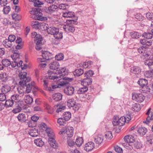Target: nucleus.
Instances as JSON below:
<instances>
[{
	"mask_svg": "<svg viewBox=\"0 0 153 153\" xmlns=\"http://www.w3.org/2000/svg\"><path fill=\"white\" fill-rule=\"evenodd\" d=\"M42 26H43L44 30H47L48 33L53 35L56 39H62V33L59 32L58 28L53 26H50L46 23L43 24Z\"/></svg>",
	"mask_w": 153,
	"mask_h": 153,
	"instance_id": "1",
	"label": "nucleus"
},
{
	"mask_svg": "<svg viewBox=\"0 0 153 153\" xmlns=\"http://www.w3.org/2000/svg\"><path fill=\"white\" fill-rule=\"evenodd\" d=\"M60 77L61 79H59L57 84L52 85L51 87L52 89L51 91H53L57 88H60L62 86L65 85L73 80V78H69L65 76H61Z\"/></svg>",
	"mask_w": 153,
	"mask_h": 153,
	"instance_id": "2",
	"label": "nucleus"
},
{
	"mask_svg": "<svg viewBox=\"0 0 153 153\" xmlns=\"http://www.w3.org/2000/svg\"><path fill=\"white\" fill-rule=\"evenodd\" d=\"M127 118L124 116H122L120 118L117 116H115L113 120L112 123L114 126H122L127 122Z\"/></svg>",
	"mask_w": 153,
	"mask_h": 153,
	"instance_id": "3",
	"label": "nucleus"
},
{
	"mask_svg": "<svg viewBox=\"0 0 153 153\" xmlns=\"http://www.w3.org/2000/svg\"><path fill=\"white\" fill-rule=\"evenodd\" d=\"M73 129V128L72 127H68L67 128L63 127L62 128L61 131L59 132V134L67 137L68 138H70L72 136Z\"/></svg>",
	"mask_w": 153,
	"mask_h": 153,
	"instance_id": "4",
	"label": "nucleus"
},
{
	"mask_svg": "<svg viewBox=\"0 0 153 153\" xmlns=\"http://www.w3.org/2000/svg\"><path fill=\"white\" fill-rule=\"evenodd\" d=\"M148 81L145 79H140L137 83L142 88L141 90L143 93H146L150 91V88L147 86Z\"/></svg>",
	"mask_w": 153,
	"mask_h": 153,
	"instance_id": "5",
	"label": "nucleus"
},
{
	"mask_svg": "<svg viewBox=\"0 0 153 153\" xmlns=\"http://www.w3.org/2000/svg\"><path fill=\"white\" fill-rule=\"evenodd\" d=\"M66 22L68 24L64 26L63 29L64 30L68 33L74 32L75 30V28L74 26L70 24H74L75 20H68L66 21Z\"/></svg>",
	"mask_w": 153,
	"mask_h": 153,
	"instance_id": "6",
	"label": "nucleus"
},
{
	"mask_svg": "<svg viewBox=\"0 0 153 153\" xmlns=\"http://www.w3.org/2000/svg\"><path fill=\"white\" fill-rule=\"evenodd\" d=\"M132 99L138 102H142L145 99V97L142 94L137 93H132Z\"/></svg>",
	"mask_w": 153,
	"mask_h": 153,
	"instance_id": "7",
	"label": "nucleus"
},
{
	"mask_svg": "<svg viewBox=\"0 0 153 153\" xmlns=\"http://www.w3.org/2000/svg\"><path fill=\"white\" fill-rule=\"evenodd\" d=\"M42 56L43 58V59L41 58L37 59V61L39 63L44 62L46 60H49L52 58L51 53L47 51L43 52Z\"/></svg>",
	"mask_w": 153,
	"mask_h": 153,
	"instance_id": "8",
	"label": "nucleus"
},
{
	"mask_svg": "<svg viewBox=\"0 0 153 153\" xmlns=\"http://www.w3.org/2000/svg\"><path fill=\"white\" fill-rule=\"evenodd\" d=\"M27 73H25L21 75L20 78L21 79L19 83V85L22 86H24L25 85H26V83L28 82L31 80V78L30 77H26Z\"/></svg>",
	"mask_w": 153,
	"mask_h": 153,
	"instance_id": "9",
	"label": "nucleus"
},
{
	"mask_svg": "<svg viewBox=\"0 0 153 153\" xmlns=\"http://www.w3.org/2000/svg\"><path fill=\"white\" fill-rule=\"evenodd\" d=\"M48 78L50 79H56V81H58L59 79H61L60 76H64L63 74H62L59 76L58 75H54V74H55V72H53V71H48Z\"/></svg>",
	"mask_w": 153,
	"mask_h": 153,
	"instance_id": "10",
	"label": "nucleus"
},
{
	"mask_svg": "<svg viewBox=\"0 0 153 153\" xmlns=\"http://www.w3.org/2000/svg\"><path fill=\"white\" fill-rule=\"evenodd\" d=\"M62 16L65 18H71V20H74L75 17V13L72 11H66L65 12H63Z\"/></svg>",
	"mask_w": 153,
	"mask_h": 153,
	"instance_id": "11",
	"label": "nucleus"
},
{
	"mask_svg": "<svg viewBox=\"0 0 153 153\" xmlns=\"http://www.w3.org/2000/svg\"><path fill=\"white\" fill-rule=\"evenodd\" d=\"M44 23L41 24L39 23L38 22L34 20L31 22V25L33 28L35 29H42V28H44L43 26H42V25H43Z\"/></svg>",
	"mask_w": 153,
	"mask_h": 153,
	"instance_id": "12",
	"label": "nucleus"
},
{
	"mask_svg": "<svg viewBox=\"0 0 153 153\" xmlns=\"http://www.w3.org/2000/svg\"><path fill=\"white\" fill-rule=\"evenodd\" d=\"M81 84L83 86H86L87 87L91 85L92 82V79L89 77H85L81 81Z\"/></svg>",
	"mask_w": 153,
	"mask_h": 153,
	"instance_id": "13",
	"label": "nucleus"
},
{
	"mask_svg": "<svg viewBox=\"0 0 153 153\" xmlns=\"http://www.w3.org/2000/svg\"><path fill=\"white\" fill-rule=\"evenodd\" d=\"M94 147V143L92 142H89L85 144L84 149L87 152L92 150Z\"/></svg>",
	"mask_w": 153,
	"mask_h": 153,
	"instance_id": "14",
	"label": "nucleus"
},
{
	"mask_svg": "<svg viewBox=\"0 0 153 153\" xmlns=\"http://www.w3.org/2000/svg\"><path fill=\"white\" fill-rule=\"evenodd\" d=\"M65 93L68 95L71 96L73 95L74 92V87L69 86L66 87L64 89Z\"/></svg>",
	"mask_w": 153,
	"mask_h": 153,
	"instance_id": "15",
	"label": "nucleus"
},
{
	"mask_svg": "<svg viewBox=\"0 0 153 153\" xmlns=\"http://www.w3.org/2000/svg\"><path fill=\"white\" fill-rule=\"evenodd\" d=\"M49 66L50 69L56 70L59 68V65L58 62L55 61L51 62L49 64Z\"/></svg>",
	"mask_w": 153,
	"mask_h": 153,
	"instance_id": "16",
	"label": "nucleus"
},
{
	"mask_svg": "<svg viewBox=\"0 0 153 153\" xmlns=\"http://www.w3.org/2000/svg\"><path fill=\"white\" fill-rule=\"evenodd\" d=\"M29 134L33 137H36L39 135V133L37 129L33 128L29 130Z\"/></svg>",
	"mask_w": 153,
	"mask_h": 153,
	"instance_id": "17",
	"label": "nucleus"
},
{
	"mask_svg": "<svg viewBox=\"0 0 153 153\" xmlns=\"http://www.w3.org/2000/svg\"><path fill=\"white\" fill-rule=\"evenodd\" d=\"M22 107L23 106L21 103L18 102L15 108L13 110V112L16 114L20 112L22 110Z\"/></svg>",
	"mask_w": 153,
	"mask_h": 153,
	"instance_id": "18",
	"label": "nucleus"
},
{
	"mask_svg": "<svg viewBox=\"0 0 153 153\" xmlns=\"http://www.w3.org/2000/svg\"><path fill=\"white\" fill-rule=\"evenodd\" d=\"M130 71L132 73L138 74L141 72V69L139 67L134 66L131 68Z\"/></svg>",
	"mask_w": 153,
	"mask_h": 153,
	"instance_id": "19",
	"label": "nucleus"
},
{
	"mask_svg": "<svg viewBox=\"0 0 153 153\" xmlns=\"http://www.w3.org/2000/svg\"><path fill=\"white\" fill-rule=\"evenodd\" d=\"M62 94L59 93L54 94L52 95V98L53 100L56 101H58L62 100Z\"/></svg>",
	"mask_w": 153,
	"mask_h": 153,
	"instance_id": "20",
	"label": "nucleus"
},
{
	"mask_svg": "<svg viewBox=\"0 0 153 153\" xmlns=\"http://www.w3.org/2000/svg\"><path fill=\"white\" fill-rule=\"evenodd\" d=\"M18 120L21 123L25 122L27 120V117L25 114L20 113L17 116Z\"/></svg>",
	"mask_w": 153,
	"mask_h": 153,
	"instance_id": "21",
	"label": "nucleus"
},
{
	"mask_svg": "<svg viewBox=\"0 0 153 153\" xmlns=\"http://www.w3.org/2000/svg\"><path fill=\"white\" fill-rule=\"evenodd\" d=\"M147 131V129L144 127H140L137 130L138 133L140 136H143L146 134Z\"/></svg>",
	"mask_w": 153,
	"mask_h": 153,
	"instance_id": "22",
	"label": "nucleus"
},
{
	"mask_svg": "<svg viewBox=\"0 0 153 153\" xmlns=\"http://www.w3.org/2000/svg\"><path fill=\"white\" fill-rule=\"evenodd\" d=\"M48 141L50 145L53 148L55 149H57L58 148V144L56 142L55 139H49Z\"/></svg>",
	"mask_w": 153,
	"mask_h": 153,
	"instance_id": "23",
	"label": "nucleus"
},
{
	"mask_svg": "<svg viewBox=\"0 0 153 153\" xmlns=\"http://www.w3.org/2000/svg\"><path fill=\"white\" fill-rule=\"evenodd\" d=\"M11 57L13 61L19 62L22 60L20 58V55L18 53H14L13 55H11Z\"/></svg>",
	"mask_w": 153,
	"mask_h": 153,
	"instance_id": "24",
	"label": "nucleus"
},
{
	"mask_svg": "<svg viewBox=\"0 0 153 153\" xmlns=\"http://www.w3.org/2000/svg\"><path fill=\"white\" fill-rule=\"evenodd\" d=\"M125 141L128 143H131L134 142V139L133 136L131 135H128L124 138Z\"/></svg>",
	"mask_w": 153,
	"mask_h": 153,
	"instance_id": "25",
	"label": "nucleus"
},
{
	"mask_svg": "<svg viewBox=\"0 0 153 153\" xmlns=\"http://www.w3.org/2000/svg\"><path fill=\"white\" fill-rule=\"evenodd\" d=\"M48 136L49 137V139H54L55 138V134L51 128H48L46 130Z\"/></svg>",
	"mask_w": 153,
	"mask_h": 153,
	"instance_id": "26",
	"label": "nucleus"
},
{
	"mask_svg": "<svg viewBox=\"0 0 153 153\" xmlns=\"http://www.w3.org/2000/svg\"><path fill=\"white\" fill-rule=\"evenodd\" d=\"M3 45L6 48H9L11 47L12 43V42L8 39H6L3 42Z\"/></svg>",
	"mask_w": 153,
	"mask_h": 153,
	"instance_id": "27",
	"label": "nucleus"
},
{
	"mask_svg": "<svg viewBox=\"0 0 153 153\" xmlns=\"http://www.w3.org/2000/svg\"><path fill=\"white\" fill-rule=\"evenodd\" d=\"M2 93L6 94L10 91L11 90L10 87L7 85H4L1 89Z\"/></svg>",
	"mask_w": 153,
	"mask_h": 153,
	"instance_id": "28",
	"label": "nucleus"
},
{
	"mask_svg": "<svg viewBox=\"0 0 153 153\" xmlns=\"http://www.w3.org/2000/svg\"><path fill=\"white\" fill-rule=\"evenodd\" d=\"M35 83L34 82H31V84L28 83L27 85L26 83V85H24V87H26V91L27 93H29L31 91L32 87H34Z\"/></svg>",
	"mask_w": 153,
	"mask_h": 153,
	"instance_id": "29",
	"label": "nucleus"
},
{
	"mask_svg": "<svg viewBox=\"0 0 153 153\" xmlns=\"http://www.w3.org/2000/svg\"><path fill=\"white\" fill-rule=\"evenodd\" d=\"M35 20H38L40 21H45L47 20V18L46 17L42 16V13L40 12L39 14L37 16L35 17L32 16Z\"/></svg>",
	"mask_w": 153,
	"mask_h": 153,
	"instance_id": "30",
	"label": "nucleus"
},
{
	"mask_svg": "<svg viewBox=\"0 0 153 153\" xmlns=\"http://www.w3.org/2000/svg\"><path fill=\"white\" fill-rule=\"evenodd\" d=\"M76 102L73 99H71L68 100L67 103V105L69 108L73 107L75 106Z\"/></svg>",
	"mask_w": 153,
	"mask_h": 153,
	"instance_id": "31",
	"label": "nucleus"
},
{
	"mask_svg": "<svg viewBox=\"0 0 153 153\" xmlns=\"http://www.w3.org/2000/svg\"><path fill=\"white\" fill-rule=\"evenodd\" d=\"M103 140V136L101 135H99L95 138L94 141L97 144H100L102 142Z\"/></svg>",
	"mask_w": 153,
	"mask_h": 153,
	"instance_id": "32",
	"label": "nucleus"
},
{
	"mask_svg": "<svg viewBox=\"0 0 153 153\" xmlns=\"http://www.w3.org/2000/svg\"><path fill=\"white\" fill-rule=\"evenodd\" d=\"M36 145L39 147H42L44 145V143L41 138H37L34 140Z\"/></svg>",
	"mask_w": 153,
	"mask_h": 153,
	"instance_id": "33",
	"label": "nucleus"
},
{
	"mask_svg": "<svg viewBox=\"0 0 153 153\" xmlns=\"http://www.w3.org/2000/svg\"><path fill=\"white\" fill-rule=\"evenodd\" d=\"M84 72V70L81 68H79L75 70L73 74L75 76H79L82 75Z\"/></svg>",
	"mask_w": 153,
	"mask_h": 153,
	"instance_id": "34",
	"label": "nucleus"
},
{
	"mask_svg": "<svg viewBox=\"0 0 153 153\" xmlns=\"http://www.w3.org/2000/svg\"><path fill=\"white\" fill-rule=\"evenodd\" d=\"M40 12L39 8H33L30 11V13L33 15V17L37 16Z\"/></svg>",
	"mask_w": 153,
	"mask_h": 153,
	"instance_id": "35",
	"label": "nucleus"
},
{
	"mask_svg": "<svg viewBox=\"0 0 153 153\" xmlns=\"http://www.w3.org/2000/svg\"><path fill=\"white\" fill-rule=\"evenodd\" d=\"M43 80L44 82V87L45 89L48 91H51L52 89L51 87L48 86V80L46 79H43Z\"/></svg>",
	"mask_w": 153,
	"mask_h": 153,
	"instance_id": "36",
	"label": "nucleus"
},
{
	"mask_svg": "<svg viewBox=\"0 0 153 153\" xmlns=\"http://www.w3.org/2000/svg\"><path fill=\"white\" fill-rule=\"evenodd\" d=\"M83 87L80 88L77 91L78 94H83L87 92L88 90V87L86 86H83Z\"/></svg>",
	"mask_w": 153,
	"mask_h": 153,
	"instance_id": "37",
	"label": "nucleus"
},
{
	"mask_svg": "<svg viewBox=\"0 0 153 153\" xmlns=\"http://www.w3.org/2000/svg\"><path fill=\"white\" fill-rule=\"evenodd\" d=\"M131 109L133 111L138 112L141 109L140 105L139 104L135 103L132 105Z\"/></svg>",
	"mask_w": 153,
	"mask_h": 153,
	"instance_id": "38",
	"label": "nucleus"
},
{
	"mask_svg": "<svg viewBox=\"0 0 153 153\" xmlns=\"http://www.w3.org/2000/svg\"><path fill=\"white\" fill-rule=\"evenodd\" d=\"M57 108L56 110V112L57 113L62 112L65 109V106L64 105H57Z\"/></svg>",
	"mask_w": 153,
	"mask_h": 153,
	"instance_id": "39",
	"label": "nucleus"
},
{
	"mask_svg": "<svg viewBox=\"0 0 153 153\" xmlns=\"http://www.w3.org/2000/svg\"><path fill=\"white\" fill-rule=\"evenodd\" d=\"M151 110V108H149V109L148 110L147 112L146 113V114L148 115V116L146 118V120L144 121H143V123H146L147 124H148L150 122V121L152 119V116L151 117H150L149 116V114L150 112V111Z\"/></svg>",
	"mask_w": 153,
	"mask_h": 153,
	"instance_id": "40",
	"label": "nucleus"
},
{
	"mask_svg": "<svg viewBox=\"0 0 153 153\" xmlns=\"http://www.w3.org/2000/svg\"><path fill=\"white\" fill-rule=\"evenodd\" d=\"M83 140L81 137H78L76 139L75 142L77 146L80 147L83 143Z\"/></svg>",
	"mask_w": 153,
	"mask_h": 153,
	"instance_id": "41",
	"label": "nucleus"
},
{
	"mask_svg": "<svg viewBox=\"0 0 153 153\" xmlns=\"http://www.w3.org/2000/svg\"><path fill=\"white\" fill-rule=\"evenodd\" d=\"M14 103V102L12 100H8L6 101L5 105L6 108H8L12 107Z\"/></svg>",
	"mask_w": 153,
	"mask_h": 153,
	"instance_id": "42",
	"label": "nucleus"
},
{
	"mask_svg": "<svg viewBox=\"0 0 153 153\" xmlns=\"http://www.w3.org/2000/svg\"><path fill=\"white\" fill-rule=\"evenodd\" d=\"M11 99L15 103L18 102L19 100V96L18 94H14L11 96Z\"/></svg>",
	"mask_w": 153,
	"mask_h": 153,
	"instance_id": "43",
	"label": "nucleus"
},
{
	"mask_svg": "<svg viewBox=\"0 0 153 153\" xmlns=\"http://www.w3.org/2000/svg\"><path fill=\"white\" fill-rule=\"evenodd\" d=\"M22 62L21 61H20L19 62H18L16 61H13L11 63L10 65H11V67L13 68H14L16 66L18 67H20V66H21L20 64H21Z\"/></svg>",
	"mask_w": 153,
	"mask_h": 153,
	"instance_id": "44",
	"label": "nucleus"
},
{
	"mask_svg": "<svg viewBox=\"0 0 153 153\" xmlns=\"http://www.w3.org/2000/svg\"><path fill=\"white\" fill-rule=\"evenodd\" d=\"M12 17L13 19L16 21H19L22 19L21 16L16 13L12 14Z\"/></svg>",
	"mask_w": 153,
	"mask_h": 153,
	"instance_id": "45",
	"label": "nucleus"
},
{
	"mask_svg": "<svg viewBox=\"0 0 153 153\" xmlns=\"http://www.w3.org/2000/svg\"><path fill=\"white\" fill-rule=\"evenodd\" d=\"M45 105L46 108L47 110V112L48 113L52 114L54 112L53 109L48 103H45Z\"/></svg>",
	"mask_w": 153,
	"mask_h": 153,
	"instance_id": "46",
	"label": "nucleus"
},
{
	"mask_svg": "<svg viewBox=\"0 0 153 153\" xmlns=\"http://www.w3.org/2000/svg\"><path fill=\"white\" fill-rule=\"evenodd\" d=\"M64 119L65 121L69 120L71 117V113L69 112H66L63 115Z\"/></svg>",
	"mask_w": 153,
	"mask_h": 153,
	"instance_id": "47",
	"label": "nucleus"
},
{
	"mask_svg": "<svg viewBox=\"0 0 153 153\" xmlns=\"http://www.w3.org/2000/svg\"><path fill=\"white\" fill-rule=\"evenodd\" d=\"M8 79V76L6 73L0 74V79L2 81H5Z\"/></svg>",
	"mask_w": 153,
	"mask_h": 153,
	"instance_id": "48",
	"label": "nucleus"
},
{
	"mask_svg": "<svg viewBox=\"0 0 153 153\" xmlns=\"http://www.w3.org/2000/svg\"><path fill=\"white\" fill-rule=\"evenodd\" d=\"M131 36L133 38L137 39L140 36V34L136 32H133L131 33Z\"/></svg>",
	"mask_w": 153,
	"mask_h": 153,
	"instance_id": "49",
	"label": "nucleus"
},
{
	"mask_svg": "<svg viewBox=\"0 0 153 153\" xmlns=\"http://www.w3.org/2000/svg\"><path fill=\"white\" fill-rule=\"evenodd\" d=\"M94 74V72L92 71L89 70L85 72L84 75L85 77L89 78L92 76Z\"/></svg>",
	"mask_w": 153,
	"mask_h": 153,
	"instance_id": "50",
	"label": "nucleus"
},
{
	"mask_svg": "<svg viewBox=\"0 0 153 153\" xmlns=\"http://www.w3.org/2000/svg\"><path fill=\"white\" fill-rule=\"evenodd\" d=\"M2 65L4 66L8 67L11 64L10 61L8 59H4L2 61Z\"/></svg>",
	"mask_w": 153,
	"mask_h": 153,
	"instance_id": "51",
	"label": "nucleus"
},
{
	"mask_svg": "<svg viewBox=\"0 0 153 153\" xmlns=\"http://www.w3.org/2000/svg\"><path fill=\"white\" fill-rule=\"evenodd\" d=\"M25 102L27 104H30L33 101V99L32 97L30 96L27 95L25 98Z\"/></svg>",
	"mask_w": 153,
	"mask_h": 153,
	"instance_id": "52",
	"label": "nucleus"
},
{
	"mask_svg": "<svg viewBox=\"0 0 153 153\" xmlns=\"http://www.w3.org/2000/svg\"><path fill=\"white\" fill-rule=\"evenodd\" d=\"M59 7L60 9L66 10L68 9L69 8V6L66 4H62L59 5Z\"/></svg>",
	"mask_w": 153,
	"mask_h": 153,
	"instance_id": "53",
	"label": "nucleus"
},
{
	"mask_svg": "<svg viewBox=\"0 0 153 153\" xmlns=\"http://www.w3.org/2000/svg\"><path fill=\"white\" fill-rule=\"evenodd\" d=\"M140 57L143 59H149V58H150L149 54L147 53V50L141 55Z\"/></svg>",
	"mask_w": 153,
	"mask_h": 153,
	"instance_id": "54",
	"label": "nucleus"
},
{
	"mask_svg": "<svg viewBox=\"0 0 153 153\" xmlns=\"http://www.w3.org/2000/svg\"><path fill=\"white\" fill-rule=\"evenodd\" d=\"M143 36L147 39H152L153 37V34L150 33H144L143 34Z\"/></svg>",
	"mask_w": 153,
	"mask_h": 153,
	"instance_id": "55",
	"label": "nucleus"
},
{
	"mask_svg": "<svg viewBox=\"0 0 153 153\" xmlns=\"http://www.w3.org/2000/svg\"><path fill=\"white\" fill-rule=\"evenodd\" d=\"M147 50H148V48H147L145 47L142 46L138 48L137 51L139 53L142 54L144 52L146 51Z\"/></svg>",
	"mask_w": 153,
	"mask_h": 153,
	"instance_id": "56",
	"label": "nucleus"
},
{
	"mask_svg": "<svg viewBox=\"0 0 153 153\" xmlns=\"http://www.w3.org/2000/svg\"><path fill=\"white\" fill-rule=\"evenodd\" d=\"M10 10V8L9 6H4L3 10L4 13L5 14H7Z\"/></svg>",
	"mask_w": 153,
	"mask_h": 153,
	"instance_id": "57",
	"label": "nucleus"
},
{
	"mask_svg": "<svg viewBox=\"0 0 153 153\" xmlns=\"http://www.w3.org/2000/svg\"><path fill=\"white\" fill-rule=\"evenodd\" d=\"M67 139V143L68 146L71 147H72L75 145V142L71 139V138H70L69 137V139L68 138Z\"/></svg>",
	"mask_w": 153,
	"mask_h": 153,
	"instance_id": "58",
	"label": "nucleus"
},
{
	"mask_svg": "<svg viewBox=\"0 0 153 153\" xmlns=\"http://www.w3.org/2000/svg\"><path fill=\"white\" fill-rule=\"evenodd\" d=\"M55 58L57 60H62L64 58V55L62 53H59L55 56Z\"/></svg>",
	"mask_w": 153,
	"mask_h": 153,
	"instance_id": "59",
	"label": "nucleus"
},
{
	"mask_svg": "<svg viewBox=\"0 0 153 153\" xmlns=\"http://www.w3.org/2000/svg\"><path fill=\"white\" fill-rule=\"evenodd\" d=\"M92 62L91 61H89L87 62H84L82 65V67L85 68H89L91 65L92 64Z\"/></svg>",
	"mask_w": 153,
	"mask_h": 153,
	"instance_id": "60",
	"label": "nucleus"
},
{
	"mask_svg": "<svg viewBox=\"0 0 153 153\" xmlns=\"http://www.w3.org/2000/svg\"><path fill=\"white\" fill-rule=\"evenodd\" d=\"M57 9H58V7L56 5H52L48 7V10L51 12L55 11Z\"/></svg>",
	"mask_w": 153,
	"mask_h": 153,
	"instance_id": "61",
	"label": "nucleus"
},
{
	"mask_svg": "<svg viewBox=\"0 0 153 153\" xmlns=\"http://www.w3.org/2000/svg\"><path fill=\"white\" fill-rule=\"evenodd\" d=\"M105 135L106 138L109 140L111 139L113 137L111 132L110 131L106 132Z\"/></svg>",
	"mask_w": 153,
	"mask_h": 153,
	"instance_id": "62",
	"label": "nucleus"
},
{
	"mask_svg": "<svg viewBox=\"0 0 153 153\" xmlns=\"http://www.w3.org/2000/svg\"><path fill=\"white\" fill-rule=\"evenodd\" d=\"M42 37L39 34H37L34 39V41L36 42H42Z\"/></svg>",
	"mask_w": 153,
	"mask_h": 153,
	"instance_id": "63",
	"label": "nucleus"
},
{
	"mask_svg": "<svg viewBox=\"0 0 153 153\" xmlns=\"http://www.w3.org/2000/svg\"><path fill=\"white\" fill-rule=\"evenodd\" d=\"M134 17L139 21H142L143 19V17L140 13H136L134 14Z\"/></svg>",
	"mask_w": 153,
	"mask_h": 153,
	"instance_id": "64",
	"label": "nucleus"
}]
</instances>
